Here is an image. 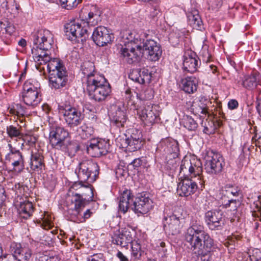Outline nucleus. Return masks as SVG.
<instances>
[{"instance_id": "f257e3e1", "label": "nucleus", "mask_w": 261, "mask_h": 261, "mask_svg": "<svg viewBox=\"0 0 261 261\" xmlns=\"http://www.w3.org/2000/svg\"><path fill=\"white\" fill-rule=\"evenodd\" d=\"M54 43V36L50 31L47 30L38 31L33 37V46L32 53L37 70L41 71L44 69L42 65H46L49 73L58 72L61 70H66L63 62L59 58L51 59L50 57L49 49L51 48Z\"/></svg>"}, {"instance_id": "f03ea898", "label": "nucleus", "mask_w": 261, "mask_h": 261, "mask_svg": "<svg viewBox=\"0 0 261 261\" xmlns=\"http://www.w3.org/2000/svg\"><path fill=\"white\" fill-rule=\"evenodd\" d=\"M185 237L188 247L197 256H206L214 245L213 240L204 231L201 223L196 220L191 221Z\"/></svg>"}, {"instance_id": "7ed1b4c3", "label": "nucleus", "mask_w": 261, "mask_h": 261, "mask_svg": "<svg viewBox=\"0 0 261 261\" xmlns=\"http://www.w3.org/2000/svg\"><path fill=\"white\" fill-rule=\"evenodd\" d=\"M90 182L81 181L75 182L70 188L66 197L67 214L72 218H76L80 211L83 209L86 201H92L93 192Z\"/></svg>"}, {"instance_id": "20e7f679", "label": "nucleus", "mask_w": 261, "mask_h": 261, "mask_svg": "<svg viewBox=\"0 0 261 261\" xmlns=\"http://www.w3.org/2000/svg\"><path fill=\"white\" fill-rule=\"evenodd\" d=\"M101 12L95 6H92L88 17L81 22H71L65 25V33L67 38L83 44L89 38L90 32L87 26H95L101 21Z\"/></svg>"}, {"instance_id": "39448f33", "label": "nucleus", "mask_w": 261, "mask_h": 261, "mask_svg": "<svg viewBox=\"0 0 261 261\" xmlns=\"http://www.w3.org/2000/svg\"><path fill=\"white\" fill-rule=\"evenodd\" d=\"M145 36L143 32L138 33L135 31L127 32L124 36L126 41L125 46L121 48L120 53L121 57L128 64L139 61L142 57V37Z\"/></svg>"}, {"instance_id": "423d86ee", "label": "nucleus", "mask_w": 261, "mask_h": 261, "mask_svg": "<svg viewBox=\"0 0 261 261\" xmlns=\"http://www.w3.org/2000/svg\"><path fill=\"white\" fill-rule=\"evenodd\" d=\"M90 99L96 101L105 100L111 93V87L104 76L91 77L84 86Z\"/></svg>"}, {"instance_id": "0eeeda50", "label": "nucleus", "mask_w": 261, "mask_h": 261, "mask_svg": "<svg viewBox=\"0 0 261 261\" xmlns=\"http://www.w3.org/2000/svg\"><path fill=\"white\" fill-rule=\"evenodd\" d=\"M69 134L63 127L53 125L50 127L49 134V143L56 149L69 151L77 146L69 140Z\"/></svg>"}, {"instance_id": "6e6552de", "label": "nucleus", "mask_w": 261, "mask_h": 261, "mask_svg": "<svg viewBox=\"0 0 261 261\" xmlns=\"http://www.w3.org/2000/svg\"><path fill=\"white\" fill-rule=\"evenodd\" d=\"M116 142L120 148H125L130 152H133L141 148L143 144L142 134L140 131L133 129L130 134H124L116 139Z\"/></svg>"}, {"instance_id": "1a4fd4ad", "label": "nucleus", "mask_w": 261, "mask_h": 261, "mask_svg": "<svg viewBox=\"0 0 261 261\" xmlns=\"http://www.w3.org/2000/svg\"><path fill=\"white\" fill-rule=\"evenodd\" d=\"M99 170V166L96 162L88 160L79 164L75 169V173L80 181L93 182L97 179Z\"/></svg>"}, {"instance_id": "9d476101", "label": "nucleus", "mask_w": 261, "mask_h": 261, "mask_svg": "<svg viewBox=\"0 0 261 261\" xmlns=\"http://www.w3.org/2000/svg\"><path fill=\"white\" fill-rule=\"evenodd\" d=\"M158 149L162 153L167 164L172 166L176 164L179 152L177 142L170 139L163 140L158 146Z\"/></svg>"}, {"instance_id": "9b49d317", "label": "nucleus", "mask_w": 261, "mask_h": 261, "mask_svg": "<svg viewBox=\"0 0 261 261\" xmlns=\"http://www.w3.org/2000/svg\"><path fill=\"white\" fill-rule=\"evenodd\" d=\"M58 110L59 113L63 115L66 124L70 127L80 124L84 118L81 111L71 106L60 105Z\"/></svg>"}, {"instance_id": "f8f14e48", "label": "nucleus", "mask_w": 261, "mask_h": 261, "mask_svg": "<svg viewBox=\"0 0 261 261\" xmlns=\"http://www.w3.org/2000/svg\"><path fill=\"white\" fill-rule=\"evenodd\" d=\"M204 160V168L208 173L217 174L222 171L224 165L223 160L220 154L208 151Z\"/></svg>"}, {"instance_id": "ddd939ff", "label": "nucleus", "mask_w": 261, "mask_h": 261, "mask_svg": "<svg viewBox=\"0 0 261 261\" xmlns=\"http://www.w3.org/2000/svg\"><path fill=\"white\" fill-rule=\"evenodd\" d=\"M144 37V36L142 37V56L146 55L147 59L152 61H158L162 54L161 45L152 39L146 40L145 41Z\"/></svg>"}, {"instance_id": "4468645a", "label": "nucleus", "mask_w": 261, "mask_h": 261, "mask_svg": "<svg viewBox=\"0 0 261 261\" xmlns=\"http://www.w3.org/2000/svg\"><path fill=\"white\" fill-rule=\"evenodd\" d=\"M109 146L107 140L101 138L92 139L87 142V152L93 157H100L108 153Z\"/></svg>"}, {"instance_id": "2eb2a0df", "label": "nucleus", "mask_w": 261, "mask_h": 261, "mask_svg": "<svg viewBox=\"0 0 261 261\" xmlns=\"http://www.w3.org/2000/svg\"><path fill=\"white\" fill-rule=\"evenodd\" d=\"M202 171L201 164L199 161L195 159H185L181 162L179 173L184 178H192L193 175H198Z\"/></svg>"}, {"instance_id": "dca6fc26", "label": "nucleus", "mask_w": 261, "mask_h": 261, "mask_svg": "<svg viewBox=\"0 0 261 261\" xmlns=\"http://www.w3.org/2000/svg\"><path fill=\"white\" fill-rule=\"evenodd\" d=\"M91 37L94 42L99 46H103L111 43L114 38L113 34L103 26L95 28Z\"/></svg>"}, {"instance_id": "f3484780", "label": "nucleus", "mask_w": 261, "mask_h": 261, "mask_svg": "<svg viewBox=\"0 0 261 261\" xmlns=\"http://www.w3.org/2000/svg\"><path fill=\"white\" fill-rule=\"evenodd\" d=\"M138 114L146 125H152L159 117L156 110L148 102H147L142 108L138 110Z\"/></svg>"}, {"instance_id": "a211bd4d", "label": "nucleus", "mask_w": 261, "mask_h": 261, "mask_svg": "<svg viewBox=\"0 0 261 261\" xmlns=\"http://www.w3.org/2000/svg\"><path fill=\"white\" fill-rule=\"evenodd\" d=\"M205 221L211 230H221L224 225L222 213L219 210L208 211L205 214Z\"/></svg>"}, {"instance_id": "6ab92c4d", "label": "nucleus", "mask_w": 261, "mask_h": 261, "mask_svg": "<svg viewBox=\"0 0 261 261\" xmlns=\"http://www.w3.org/2000/svg\"><path fill=\"white\" fill-rule=\"evenodd\" d=\"M152 207V201L146 193L138 195L134 201L133 210L136 214H145Z\"/></svg>"}, {"instance_id": "aec40b11", "label": "nucleus", "mask_w": 261, "mask_h": 261, "mask_svg": "<svg viewBox=\"0 0 261 261\" xmlns=\"http://www.w3.org/2000/svg\"><path fill=\"white\" fill-rule=\"evenodd\" d=\"M198 189V184L192 178L185 177L178 182L177 193L180 196L188 197L193 194Z\"/></svg>"}, {"instance_id": "412c9836", "label": "nucleus", "mask_w": 261, "mask_h": 261, "mask_svg": "<svg viewBox=\"0 0 261 261\" xmlns=\"http://www.w3.org/2000/svg\"><path fill=\"white\" fill-rule=\"evenodd\" d=\"M182 220H183V219L181 217H178L174 214L165 217L163 219L164 230L172 235L179 233L182 227Z\"/></svg>"}, {"instance_id": "4be33fe9", "label": "nucleus", "mask_w": 261, "mask_h": 261, "mask_svg": "<svg viewBox=\"0 0 261 261\" xmlns=\"http://www.w3.org/2000/svg\"><path fill=\"white\" fill-rule=\"evenodd\" d=\"M10 251L12 257L16 261H29L32 256V250L26 246L22 247L20 244L15 242L10 245Z\"/></svg>"}, {"instance_id": "5701e85b", "label": "nucleus", "mask_w": 261, "mask_h": 261, "mask_svg": "<svg viewBox=\"0 0 261 261\" xmlns=\"http://www.w3.org/2000/svg\"><path fill=\"white\" fill-rule=\"evenodd\" d=\"M183 59L182 68L184 71L193 73L197 71L199 61L195 52L189 49L186 50Z\"/></svg>"}, {"instance_id": "b1692460", "label": "nucleus", "mask_w": 261, "mask_h": 261, "mask_svg": "<svg viewBox=\"0 0 261 261\" xmlns=\"http://www.w3.org/2000/svg\"><path fill=\"white\" fill-rule=\"evenodd\" d=\"M58 72L48 73L49 85L51 89H59L65 87L68 81L67 70L62 68Z\"/></svg>"}, {"instance_id": "393cba45", "label": "nucleus", "mask_w": 261, "mask_h": 261, "mask_svg": "<svg viewBox=\"0 0 261 261\" xmlns=\"http://www.w3.org/2000/svg\"><path fill=\"white\" fill-rule=\"evenodd\" d=\"M110 118L117 126H124L127 120L126 109L124 106H113L111 107Z\"/></svg>"}, {"instance_id": "a878e982", "label": "nucleus", "mask_w": 261, "mask_h": 261, "mask_svg": "<svg viewBox=\"0 0 261 261\" xmlns=\"http://www.w3.org/2000/svg\"><path fill=\"white\" fill-rule=\"evenodd\" d=\"M112 239L114 244L126 249L128 248L129 244L134 242L132 232L125 229L115 233Z\"/></svg>"}, {"instance_id": "bb28decb", "label": "nucleus", "mask_w": 261, "mask_h": 261, "mask_svg": "<svg viewBox=\"0 0 261 261\" xmlns=\"http://www.w3.org/2000/svg\"><path fill=\"white\" fill-rule=\"evenodd\" d=\"M129 78L139 84L149 83L151 75L148 70L145 68L136 69L132 71L129 75Z\"/></svg>"}, {"instance_id": "cd10ccee", "label": "nucleus", "mask_w": 261, "mask_h": 261, "mask_svg": "<svg viewBox=\"0 0 261 261\" xmlns=\"http://www.w3.org/2000/svg\"><path fill=\"white\" fill-rule=\"evenodd\" d=\"M133 201V195L128 190H125L120 196L119 202V210L123 214L126 213L130 205V203Z\"/></svg>"}, {"instance_id": "c85d7f7f", "label": "nucleus", "mask_w": 261, "mask_h": 261, "mask_svg": "<svg viewBox=\"0 0 261 261\" xmlns=\"http://www.w3.org/2000/svg\"><path fill=\"white\" fill-rule=\"evenodd\" d=\"M181 88L188 94H192L197 91L198 81L194 76H187L181 81Z\"/></svg>"}, {"instance_id": "c756f323", "label": "nucleus", "mask_w": 261, "mask_h": 261, "mask_svg": "<svg viewBox=\"0 0 261 261\" xmlns=\"http://www.w3.org/2000/svg\"><path fill=\"white\" fill-rule=\"evenodd\" d=\"M81 70L83 74L86 76V82L84 83V86L87 85L89 79L91 77H95L96 76H103L99 74L95 71V65L93 62L86 61L83 63L81 66Z\"/></svg>"}, {"instance_id": "7c9ffc66", "label": "nucleus", "mask_w": 261, "mask_h": 261, "mask_svg": "<svg viewBox=\"0 0 261 261\" xmlns=\"http://www.w3.org/2000/svg\"><path fill=\"white\" fill-rule=\"evenodd\" d=\"M40 100L38 93L23 91L22 93V101L28 106L36 107Z\"/></svg>"}, {"instance_id": "2f4dec72", "label": "nucleus", "mask_w": 261, "mask_h": 261, "mask_svg": "<svg viewBox=\"0 0 261 261\" xmlns=\"http://www.w3.org/2000/svg\"><path fill=\"white\" fill-rule=\"evenodd\" d=\"M259 77V74L257 72L245 75L242 80L243 86L248 90L254 89L258 84Z\"/></svg>"}, {"instance_id": "473e14b6", "label": "nucleus", "mask_w": 261, "mask_h": 261, "mask_svg": "<svg viewBox=\"0 0 261 261\" xmlns=\"http://www.w3.org/2000/svg\"><path fill=\"white\" fill-rule=\"evenodd\" d=\"M18 211L20 218L24 219H28L32 216L34 212V208L32 202L24 201L21 203Z\"/></svg>"}, {"instance_id": "72a5a7b5", "label": "nucleus", "mask_w": 261, "mask_h": 261, "mask_svg": "<svg viewBox=\"0 0 261 261\" xmlns=\"http://www.w3.org/2000/svg\"><path fill=\"white\" fill-rule=\"evenodd\" d=\"M187 17L189 24L194 29L197 30L201 29L202 22L196 10H192L187 14Z\"/></svg>"}, {"instance_id": "f704fd0d", "label": "nucleus", "mask_w": 261, "mask_h": 261, "mask_svg": "<svg viewBox=\"0 0 261 261\" xmlns=\"http://www.w3.org/2000/svg\"><path fill=\"white\" fill-rule=\"evenodd\" d=\"M43 156L41 152L37 150L35 152L32 151L30 163L31 168L33 170L41 169L43 166Z\"/></svg>"}, {"instance_id": "c9c22d12", "label": "nucleus", "mask_w": 261, "mask_h": 261, "mask_svg": "<svg viewBox=\"0 0 261 261\" xmlns=\"http://www.w3.org/2000/svg\"><path fill=\"white\" fill-rule=\"evenodd\" d=\"M131 244V259L133 261L140 259L143 252L141 245L138 241H134Z\"/></svg>"}, {"instance_id": "e433bc0d", "label": "nucleus", "mask_w": 261, "mask_h": 261, "mask_svg": "<svg viewBox=\"0 0 261 261\" xmlns=\"http://www.w3.org/2000/svg\"><path fill=\"white\" fill-rule=\"evenodd\" d=\"M202 126L204 127L203 132L206 134H212L217 129V123L211 119H206L201 122Z\"/></svg>"}, {"instance_id": "4c0bfd02", "label": "nucleus", "mask_w": 261, "mask_h": 261, "mask_svg": "<svg viewBox=\"0 0 261 261\" xmlns=\"http://www.w3.org/2000/svg\"><path fill=\"white\" fill-rule=\"evenodd\" d=\"M23 91L40 93V84L34 80L26 81L23 87Z\"/></svg>"}, {"instance_id": "58836bf2", "label": "nucleus", "mask_w": 261, "mask_h": 261, "mask_svg": "<svg viewBox=\"0 0 261 261\" xmlns=\"http://www.w3.org/2000/svg\"><path fill=\"white\" fill-rule=\"evenodd\" d=\"M212 104L210 100L204 96H201L200 98L199 107L200 110V113L204 115H210L209 107Z\"/></svg>"}, {"instance_id": "ea45409f", "label": "nucleus", "mask_w": 261, "mask_h": 261, "mask_svg": "<svg viewBox=\"0 0 261 261\" xmlns=\"http://www.w3.org/2000/svg\"><path fill=\"white\" fill-rule=\"evenodd\" d=\"M7 9L12 18H15L18 15L19 6L15 0H9L7 2Z\"/></svg>"}, {"instance_id": "a19ab883", "label": "nucleus", "mask_w": 261, "mask_h": 261, "mask_svg": "<svg viewBox=\"0 0 261 261\" xmlns=\"http://www.w3.org/2000/svg\"><path fill=\"white\" fill-rule=\"evenodd\" d=\"M78 132L82 139H87L93 134L94 131L92 127L84 124L79 128Z\"/></svg>"}, {"instance_id": "79ce46f5", "label": "nucleus", "mask_w": 261, "mask_h": 261, "mask_svg": "<svg viewBox=\"0 0 261 261\" xmlns=\"http://www.w3.org/2000/svg\"><path fill=\"white\" fill-rule=\"evenodd\" d=\"M82 210L83 209L80 211L77 217L75 219L72 218L71 216L69 214H67V210H66V215L71 221H73L74 222H85L86 219L89 218L91 217L92 212L90 209H88L84 213L83 215H82L81 212Z\"/></svg>"}, {"instance_id": "37998d69", "label": "nucleus", "mask_w": 261, "mask_h": 261, "mask_svg": "<svg viewBox=\"0 0 261 261\" xmlns=\"http://www.w3.org/2000/svg\"><path fill=\"white\" fill-rule=\"evenodd\" d=\"M183 123L184 127L190 131H195L198 126V124L194 119L189 116H186Z\"/></svg>"}, {"instance_id": "c03bdc74", "label": "nucleus", "mask_w": 261, "mask_h": 261, "mask_svg": "<svg viewBox=\"0 0 261 261\" xmlns=\"http://www.w3.org/2000/svg\"><path fill=\"white\" fill-rule=\"evenodd\" d=\"M247 253L250 261H258L261 259V251L258 248L250 247Z\"/></svg>"}, {"instance_id": "a18cd8bd", "label": "nucleus", "mask_w": 261, "mask_h": 261, "mask_svg": "<svg viewBox=\"0 0 261 261\" xmlns=\"http://www.w3.org/2000/svg\"><path fill=\"white\" fill-rule=\"evenodd\" d=\"M154 96V91L151 88H147L144 89L139 95H137L138 98L141 100H148L152 99Z\"/></svg>"}, {"instance_id": "49530a36", "label": "nucleus", "mask_w": 261, "mask_h": 261, "mask_svg": "<svg viewBox=\"0 0 261 261\" xmlns=\"http://www.w3.org/2000/svg\"><path fill=\"white\" fill-rule=\"evenodd\" d=\"M10 112L12 114L20 116L25 114V110L24 107L21 104L16 103L13 105L10 109Z\"/></svg>"}, {"instance_id": "de8ad7c7", "label": "nucleus", "mask_w": 261, "mask_h": 261, "mask_svg": "<svg viewBox=\"0 0 261 261\" xmlns=\"http://www.w3.org/2000/svg\"><path fill=\"white\" fill-rule=\"evenodd\" d=\"M226 192L228 195L231 194L234 197H238L242 195L241 188L238 186L231 185L226 186Z\"/></svg>"}, {"instance_id": "09e8293b", "label": "nucleus", "mask_w": 261, "mask_h": 261, "mask_svg": "<svg viewBox=\"0 0 261 261\" xmlns=\"http://www.w3.org/2000/svg\"><path fill=\"white\" fill-rule=\"evenodd\" d=\"M20 128V126L16 127L13 125H9L7 127V133L11 138L20 137H21V133Z\"/></svg>"}, {"instance_id": "8fccbe9b", "label": "nucleus", "mask_w": 261, "mask_h": 261, "mask_svg": "<svg viewBox=\"0 0 261 261\" xmlns=\"http://www.w3.org/2000/svg\"><path fill=\"white\" fill-rule=\"evenodd\" d=\"M40 219L42 222V227L44 229H48L52 227L53 224L51 223V216H49L47 213L44 212V214L41 215Z\"/></svg>"}, {"instance_id": "3c124183", "label": "nucleus", "mask_w": 261, "mask_h": 261, "mask_svg": "<svg viewBox=\"0 0 261 261\" xmlns=\"http://www.w3.org/2000/svg\"><path fill=\"white\" fill-rule=\"evenodd\" d=\"M208 9L213 12H217L222 5V0H209Z\"/></svg>"}, {"instance_id": "603ef678", "label": "nucleus", "mask_w": 261, "mask_h": 261, "mask_svg": "<svg viewBox=\"0 0 261 261\" xmlns=\"http://www.w3.org/2000/svg\"><path fill=\"white\" fill-rule=\"evenodd\" d=\"M15 28L14 26L10 22H8L6 27V30H5V33L3 36V38H2L4 40L6 39V40L4 41L6 43H9L10 39V37L15 32Z\"/></svg>"}, {"instance_id": "864d4df0", "label": "nucleus", "mask_w": 261, "mask_h": 261, "mask_svg": "<svg viewBox=\"0 0 261 261\" xmlns=\"http://www.w3.org/2000/svg\"><path fill=\"white\" fill-rule=\"evenodd\" d=\"M81 0H60V3L66 9H71L77 6Z\"/></svg>"}, {"instance_id": "5fc2aeb1", "label": "nucleus", "mask_w": 261, "mask_h": 261, "mask_svg": "<svg viewBox=\"0 0 261 261\" xmlns=\"http://www.w3.org/2000/svg\"><path fill=\"white\" fill-rule=\"evenodd\" d=\"M10 163L13 166V170L15 172H21L24 169L23 159L10 162Z\"/></svg>"}, {"instance_id": "6e6d98bb", "label": "nucleus", "mask_w": 261, "mask_h": 261, "mask_svg": "<svg viewBox=\"0 0 261 261\" xmlns=\"http://www.w3.org/2000/svg\"><path fill=\"white\" fill-rule=\"evenodd\" d=\"M144 159L143 158H139L134 159L128 165V168H134L135 170H138L139 168L144 163Z\"/></svg>"}, {"instance_id": "4d7b16f0", "label": "nucleus", "mask_w": 261, "mask_h": 261, "mask_svg": "<svg viewBox=\"0 0 261 261\" xmlns=\"http://www.w3.org/2000/svg\"><path fill=\"white\" fill-rule=\"evenodd\" d=\"M239 201L236 199H230L224 205L226 208H230L231 211H235L237 210Z\"/></svg>"}, {"instance_id": "13d9d810", "label": "nucleus", "mask_w": 261, "mask_h": 261, "mask_svg": "<svg viewBox=\"0 0 261 261\" xmlns=\"http://www.w3.org/2000/svg\"><path fill=\"white\" fill-rule=\"evenodd\" d=\"M154 5L155 6L152 7V10L150 12V16L153 18H156L161 15V12L159 4Z\"/></svg>"}, {"instance_id": "bf43d9fd", "label": "nucleus", "mask_w": 261, "mask_h": 261, "mask_svg": "<svg viewBox=\"0 0 261 261\" xmlns=\"http://www.w3.org/2000/svg\"><path fill=\"white\" fill-rule=\"evenodd\" d=\"M180 35L179 33L175 32L171 33L169 35V40L170 42L174 45L177 44L179 41Z\"/></svg>"}, {"instance_id": "052dcab7", "label": "nucleus", "mask_w": 261, "mask_h": 261, "mask_svg": "<svg viewBox=\"0 0 261 261\" xmlns=\"http://www.w3.org/2000/svg\"><path fill=\"white\" fill-rule=\"evenodd\" d=\"M192 179L193 180H196L197 182L198 189L200 188L201 190H202V189L204 188V181L203 179H202L201 173L198 175H193V177Z\"/></svg>"}, {"instance_id": "680f3d73", "label": "nucleus", "mask_w": 261, "mask_h": 261, "mask_svg": "<svg viewBox=\"0 0 261 261\" xmlns=\"http://www.w3.org/2000/svg\"><path fill=\"white\" fill-rule=\"evenodd\" d=\"M5 158L7 161L10 162L15 160L23 159V157L22 155V153L19 152L13 155L12 154L11 155L8 157H6Z\"/></svg>"}, {"instance_id": "e2e57ef3", "label": "nucleus", "mask_w": 261, "mask_h": 261, "mask_svg": "<svg viewBox=\"0 0 261 261\" xmlns=\"http://www.w3.org/2000/svg\"><path fill=\"white\" fill-rule=\"evenodd\" d=\"M88 261H105L103 255L101 253L95 254L88 258Z\"/></svg>"}, {"instance_id": "0e129e2a", "label": "nucleus", "mask_w": 261, "mask_h": 261, "mask_svg": "<svg viewBox=\"0 0 261 261\" xmlns=\"http://www.w3.org/2000/svg\"><path fill=\"white\" fill-rule=\"evenodd\" d=\"M8 22H9L6 20L0 22V34L2 38H3V36L5 33V30H6V27Z\"/></svg>"}, {"instance_id": "69168bd1", "label": "nucleus", "mask_w": 261, "mask_h": 261, "mask_svg": "<svg viewBox=\"0 0 261 261\" xmlns=\"http://www.w3.org/2000/svg\"><path fill=\"white\" fill-rule=\"evenodd\" d=\"M227 106L229 109L234 110L238 107L239 103L236 99H231L228 101Z\"/></svg>"}, {"instance_id": "338daca9", "label": "nucleus", "mask_w": 261, "mask_h": 261, "mask_svg": "<svg viewBox=\"0 0 261 261\" xmlns=\"http://www.w3.org/2000/svg\"><path fill=\"white\" fill-rule=\"evenodd\" d=\"M8 146L9 147V152L6 155V157H8L11 155L12 154L13 155L14 154L17 153V152H20L18 149H16L15 147H13L11 144H8Z\"/></svg>"}, {"instance_id": "774afa93", "label": "nucleus", "mask_w": 261, "mask_h": 261, "mask_svg": "<svg viewBox=\"0 0 261 261\" xmlns=\"http://www.w3.org/2000/svg\"><path fill=\"white\" fill-rule=\"evenodd\" d=\"M116 256L119 259L120 261H129L128 258L121 251H118L117 252Z\"/></svg>"}]
</instances>
